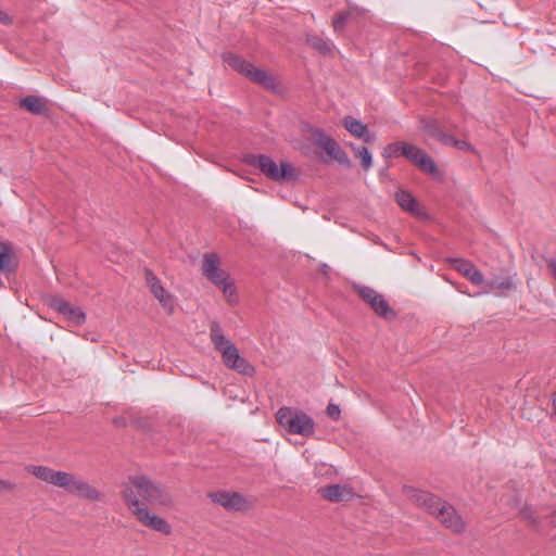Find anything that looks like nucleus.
Masks as SVG:
<instances>
[{"instance_id":"nucleus-1","label":"nucleus","mask_w":556,"mask_h":556,"mask_svg":"<svg viewBox=\"0 0 556 556\" xmlns=\"http://www.w3.org/2000/svg\"><path fill=\"white\" fill-rule=\"evenodd\" d=\"M122 496L129 510L149 506L166 507L172 504L167 490L146 476L129 477L123 484Z\"/></svg>"},{"instance_id":"nucleus-40","label":"nucleus","mask_w":556,"mask_h":556,"mask_svg":"<svg viewBox=\"0 0 556 556\" xmlns=\"http://www.w3.org/2000/svg\"><path fill=\"white\" fill-rule=\"evenodd\" d=\"M349 147L354 152L355 156L357 155V149H362V147H358V146H356L354 143H349Z\"/></svg>"},{"instance_id":"nucleus-9","label":"nucleus","mask_w":556,"mask_h":556,"mask_svg":"<svg viewBox=\"0 0 556 556\" xmlns=\"http://www.w3.org/2000/svg\"><path fill=\"white\" fill-rule=\"evenodd\" d=\"M146 282L150 288L151 293L159 300L163 308L168 313H174V300L173 295L169 294L163 287L161 280L153 274L149 268L144 269Z\"/></svg>"},{"instance_id":"nucleus-8","label":"nucleus","mask_w":556,"mask_h":556,"mask_svg":"<svg viewBox=\"0 0 556 556\" xmlns=\"http://www.w3.org/2000/svg\"><path fill=\"white\" fill-rule=\"evenodd\" d=\"M356 292L359 298L370 306L379 317L392 320L396 317L395 311L389 305L382 294L368 286H357Z\"/></svg>"},{"instance_id":"nucleus-7","label":"nucleus","mask_w":556,"mask_h":556,"mask_svg":"<svg viewBox=\"0 0 556 556\" xmlns=\"http://www.w3.org/2000/svg\"><path fill=\"white\" fill-rule=\"evenodd\" d=\"M311 134L313 143L318 149L324 150L331 159L337 161L343 167L350 168L352 166V162L346 152L332 137L328 136L324 129L312 128Z\"/></svg>"},{"instance_id":"nucleus-29","label":"nucleus","mask_w":556,"mask_h":556,"mask_svg":"<svg viewBox=\"0 0 556 556\" xmlns=\"http://www.w3.org/2000/svg\"><path fill=\"white\" fill-rule=\"evenodd\" d=\"M351 13L348 11L338 13L332 20V26L336 33L341 31L344 28L345 23L350 18Z\"/></svg>"},{"instance_id":"nucleus-18","label":"nucleus","mask_w":556,"mask_h":556,"mask_svg":"<svg viewBox=\"0 0 556 556\" xmlns=\"http://www.w3.org/2000/svg\"><path fill=\"white\" fill-rule=\"evenodd\" d=\"M20 106L36 115H46L48 106L43 98L37 96H27L20 101Z\"/></svg>"},{"instance_id":"nucleus-20","label":"nucleus","mask_w":556,"mask_h":556,"mask_svg":"<svg viewBox=\"0 0 556 556\" xmlns=\"http://www.w3.org/2000/svg\"><path fill=\"white\" fill-rule=\"evenodd\" d=\"M306 41L314 50L320 54L329 55L332 53L333 43L328 38H324L317 34H308L306 36Z\"/></svg>"},{"instance_id":"nucleus-22","label":"nucleus","mask_w":556,"mask_h":556,"mask_svg":"<svg viewBox=\"0 0 556 556\" xmlns=\"http://www.w3.org/2000/svg\"><path fill=\"white\" fill-rule=\"evenodd\" d=\"M397 204L407 212L414 213L417 207L415 198L407 191L400 190L395 193Z\"/></svg>"},{"instance_id":"nucleus-34","label":"nucleus","mask_w":556,"mask_h":556,"mask_svg":"<svg viewBox=\"0 0 556 556\" xmlns=\"http://www.w3.org/2000/svg\"><path fill=\"white\" fill-rule=\"evenodd\" d=\"M15 486L10 480L0 479V495L13 491Z\"/></svg>"},{"instance_id":"nucleus-6","label":"nucleus","mask_w":556,"mask_h":556,"mask_svg":"<svg viewBox=\"0 0 556 556\" xmlns=\"http://www.w3.org/2000/svg\"><path fill=\"white\" fill-rule=\"evenodd\" d=\"M244 162L257 167L267 178L274 181L292 180L298 174L288 162H280L278 165L270 156L265 154H248Z\"/></svg>"},{"instance_id":"nucleus-16","label":"nucleus","mask_w":556,"mask_h":556,"mask_svg":"<svg viewBox=\"0 0 556 556\" xmlns=\"http://www.w3.org/2000/svg\"><path fill=\"white\" fill-rule=\"evenodd\" d=\"M320 495L330 502H344L353 498L354 493L351 488L342 484H330L319 490Z\"/></svg>"},{"instance_id":"nucleus-10","label":"nucleus","mask_w":556,"mask_h":556,"mask_svg":"<svg viewBox=\"0 0 556 556\" xmlns=\"http://www.w3.org/2000/svg\"><path fill=\"white\" fill-rule=\"evenodd\" d=\"M49 305L76 326L83 325L86 320V314L83 312V309L78 306H73L62 296H52Z\"/></svg>"},{"instance_id":"nucleus-14","label":"nucleus","mask_w":556,"mask_h":556,"mask_svg":"<svg viewBox=\"0 0 556 556\" xmlns=\"http://www.w3.org/2000/svg\"><path fill=\"white\" fill-rule=\"evenodd\" d=\"M451 266L470 280L473 285L483 282L482 273L470 262L463 258H450Z\"/></svg>"},{"instance_id":"nucleus-11","label":"nucleus","mask_w":556,"mask_h":556,"mask_svg":"<svg viewBox=\"0 0 556 556\" xmlns=\"http://www.w3.org/2000/svg\"><path fill=\"white\" fill-rule=\"evenodd\" d=\"M208 497L227 510L239 511L248 508L247 500L238 492L217 491L210 493Z\"/></svg>"},{"instance_id":"nucleus-3","label":"nucleus","mask_w":556,"mask_h":556,"mask_svg":"<svg viewBox=\"0 0 556 556\" xmlns=\"http://www.w3.org/2000/svg\"><path fill=\"white\" fill-rule=\"evenodd\" d=\"M28 472L38 479L65 489L68 493L89 501H102V494L86 480L66 471H59L46 466H29Z\"/></svg>"},{"instance_id":"nucleus-28","label":"nucleus","mask_w":556,"mask_h":556,"mask_svg":"<svg viewBox=\"0 0 556 556\" xmlns=\"http://www.w3.org/2000/svg\"><path fill=\"white\" fill-rule=\"evenodd\" d=\"M355 157L359 159L362 168L364 170L371 168L372 155L366 147L363 146L362 149H357V155Z\"/></svg>"},{"instance_id":"nucleus-21","label":"nucleus","mask_w":556,"mask_h":556,"mask_svg":"<svg viewBox=\"0 0 556 556\" xmlns=\"http://www.w3.org/2000/svg\"><path fill=\"white\" fill-rule=\"evenodd\" d=\"M219 269V260L217 255L214 253L204 254L202 263L203 275L208 279Z\"/></svg>"},{"instance_id":"nucleus-41","label":"nucleus","mask_w":556,"mask_h":556,"mask_svg":"<svg viewBox=\"0 0 556 556\" xmlns=\"http://www.w3.org/2000/svg\"><path fill=\"white\" fill-rule=\"evenodd\" d=\"M552 518H553V522H554L556 520V511L553 514Z\"/></svg>"},{"instance_id":"nucleus-17","label":"nucleus","mask_w":556,"mask_h":556,"mask_svg":"<svg viewBox=\"0 0 556 556\" xmlns=\"http://www.w3.org/2000/svg\"><path fill=\"white\" fill-rule=\"evenodd\" d=\"M247 78H249L251 81L255 84L261 85L265 89H277V83L275 77L262 68L254 67V65H252Z\"/></svg>"},{"instance_id":"nucleus-36","label":"nucleus","mask_w":556,"mask_h":556,"mask_svg":"<svg viewBox=\"0 0 556 556\" xmlns=\"http://www.w3.org/2000/svg\"><path fill=\"white\" fill-rule=\"evenodd\" d=\"M12 22L11 17L0 9V23L9 25Z\"/></svg>"},{"instance_id":"nucleus-5","label":"nucleus","mask_w":556,"mask_h":556,"mask_svg":"<svg viewBox=\"0 0 556 556\" xmlns=\"http://www.w3.org/2000/svg\"><path fill=\"white\" fill-rule=\"evenodd\" d=\"M277 422L289 433L308 438L315 432V421L306 413L283 406L276 413Z\"/></svg>"},{"instance_id":"nucleus-19","label":"nucleus","mask_w":556,"mask_h":556,"mask_svg":"<svg viewBox=\"0 0 556 556\" xmlns=\"http://www.w3.org/2000/svg\"><path fill=\"white\" fill-rule=\"evenodd\" d=\"M223 60L227 65H229L235 71H237L239 74H241L245 77L248 76V74L253 65L251 62L247 61L241 55H238V54H235L231 52L224 53Z\"/></svg>"},{"instance_id":"nucleus-31","label":"nucleus","mask_w":556,"mask_h":556,"mask_svg":"<svg viewBox=\"0 0 556 556\" xmlns=\"http://www.w3.org/2000/svg\"><path fill=\"white\" fill-rule=\"evenodd\" d=\"M520 514L525 519L529 520L532 525H536L539 522L534 509L529 505H525L520 509Z\"/></svg>"},{"instance_id":"nucleus-30","label":"nucleus","mask_w":556,"mask_h":556,"mask_svg":"<svg viewBox=\"0 0 556 556\" xmlns=\"http://www.w3.org/2000/svg\"><path fill=\"white\" fill-rule=\"evenodd\" d=\"M404 148H405L406 152L404 153L403 156L413 163H416V161L420 157V155L424 152L421 149H419L413 144L406 143V142H405Z\"/></svg>"},{"instance_id":"nucleus-35","label":"nucleus","mask_w":556,"mask_h":556,"mask_svg":"<svg viewBox=\"0 0 556 556\" xmlns=\"http://www.w3.org/2000/svg\"><path fill=\"white\" fill-rule=\"evenodd\" d=\"M454 147L459 150H472V147L468 142L459 139H456V143L454 144Z\"/></svg>"},{"instance_id":"nucleus-27","label":"nucleus","mask_w":556,"mask_h":556,"mask_svg":"<svg viewBox=\"0 0 556 556\" xmlns=\"http://www.w3.org/2000/svg\"><path fill=\"white\" fill-rule=\"evenodd\" d=\"M421 128L432 138H438L442 128L437 119L428 118L421 121Z\"/></svg>"},{"instance_id":"nucleus-12","label":"nucleus","mask_w":556,"mask_h":556,"mask_svg":"<svg viewBox=\"0 0 556 556\" xmlns=\"http://www.w3.org/2000/svg\"><path fill=\"white\" fill-rule=\"evenodd\" d=\"M134 516H136L137 520L144 527L151 528L154 531H159L163 534H169L172 531V527L168 522L154 514H151L148 507L136 508L130 510Z\"/></svg>"},{"instance_id":"nucleus-24","label":"nucleus","mask_w":556,"mask_h":556,"mask_svg":"<svg viewBox=\"0 0 556 556\" xmlns=\"http://www.w3.org/2000/svg\"><path fill=\"white\" fill-rule=\"evenodd\" d=\"M422 172L435 175L438 173V166L425 151L415 163Z\"/></svg>"},{"instance_id":"nucleus-37","label":"nucleus","mask_w":556,"mask_h":556,"mask_svg":"<svg viewBox=\"0 0 556 556\" xmlns=\"http://www.w3.org/2000/svg\"><path fill=\"white\" fill-rule=\"evenodd\" d=\"M547 266H548L551 273L553 274L554 278L556 279V260L555 258L547 260Z\"/></svg>"},{"instance_id":"nucleus-2","label":"nucleus","mask_w":556,"mask_h":556,"mask_svg":"<svg viewBox=\"0 0 556 556\" xmlns=\"http://www.w3.org/2000/svg\"><path fill=\"white\" fill-rule=\"evenodd\" d=\"M405 495L416 505L425 508L429 514H432L437 519L456 533L465 530V522L457 514L455 508L442 501L440 497L431 494L428 491L418 490L413 486H404Z\"/></svg>"},{"instance_id":"nucleus-23","label":"nucleus","mask_w":556,"mask_h":556,"mask_svg":"<svg viewBox=\"0 0 556 556\" xmlns=\"http://www.w3.org/2000/svg\"><path fill=\"white\" fill-rule=\"evenodd\" d=\"M208 280L222 289L225 294L232 293L228 275L224 270L219 269L212 277H210Z\"/></svg>"},{"instance_id":"nucleus-13","label":"nucleus","mask_w":556,"mask_h":556,"mask_svg":"<svg viewBox=\"0 0 556 556\" xmlns=\"http://www.w3.org/2000/svg\"><path fill=\"white\" fill-rule=\"evenodd\" d=\"M18 258L13 251L12 243L0 241V271L10 275L16 271Z\"/></svg>"},{"instance_id":"nucleus-25","label":"nucleus","mask_w":556,"mask_h":556,"mask_svg":"<svg viewBox=\"0 0 556 556\" xmlns=\"http://www.w3.org/2000/svg\"><path fill=\"white\" fill-rule=\"evenodd\" d=\"M492 289H498L502 291H515L517 289L516 282L511 276L496 278L489 282Z\"/></svg>"},{"instance_id":"nucleus-4","label":"nucleus","mask_w":556,"mask_h":556,"mask_svg":"<svg viewBox=\"0 0 556 556\" xmlns=\"http://www.w3.org/2000/svg\"><path fill=\"white\" fill-rule=\"evenodd\" d=\"M210 338L215 350L222 354L226 367L250 377L255 374L254 366L242 357L238 348L224 336L217 321L210 326Z\"/></svg>"},{"instance_id":"nucleus-33","label":"nucleus","mask_w":556,"mask_h":556,"mask_svg":"<svg viewBox=\"0 0 556 556\" xmlns=\"http://www.w3.org/2000/svg\"><path fill=\"white\" fill-rule=\"evenodd\" d=\"M340 414H341V410H340V407L336 404H329L327 406V415L329 418L333 419V420H337L340 418Z\"/></svg>"},{"instance_id":"nucleus-15","label":"nucleus","mask_w":556,"mask_h":556,"mask_svg":"<svg viewBox=\"0 0 556 556\" xmlns=\"http://www.w3.org/2000/svg\"><path fill=\"white\" fill-rule=\"evenodd\" d=\"M343 126L355 138L363 139L366 143H372L376 140L375 134L369 131L366 124L353 116H345L343 118Z\"/></svg>"},{"instance_id":"nucleus-26","label":"nucleus","mask_w":556,"mask_h":556,"mask_svg":"<svg viewBox=\"0 0 556 556\" xmlns=\"http://www.w3.org/2000/svg\"><path fill=\"white\" fill-rule=\"evenodd\" d=\"M404 146L405 142L403 141H396L388 144L383 150V156L387 159L403 156L406 152Z\"/></svg>"},{"instance_id":"nucleus-32","label":"nucleus","mask_w":556,"mask_h":556,"mask_svg":"<svg viewBox=\"0 0 556 556\" xmlns=\"http://www.w3.org/2000/svg\"><path fill=\"white\" fill-rule=\"evenodd\" d=\"M437 139L445 146L454 147V144L456 143V138L452 135L444 132L443 130L441 131Z\"/></svg>"},{"instance_id":"nucleus-38","label":"nucleus","mask_w":556,"mask_h":556,"mask_svg":"<svg viewBox=\"0 0 556 556\" xmlns=\"http://www.w3.org/2000/svg\"><path fill=\"white\" fill-rule=\"evenodd\" d=\"M329 269L330 268H329V266L327 264H321L320 265V271H321L323 275L328 276Z\"/></svg>"},{"instance_id":"nucleus-39","label":"nucleus","mask_w":556,"mask_h":556,"mask_svg":"<svg viewBox=\"0 0 556 556\" xmlns=\"http://www.w3.org/2000/svg\"><path fill=\"white\" fill-rule=\"evenodd\" d=\"M349 147L354 152L355 156L357 155V149H362V147H358V146H356L354 143H349Z\"/></svg>"}]
</instances>
